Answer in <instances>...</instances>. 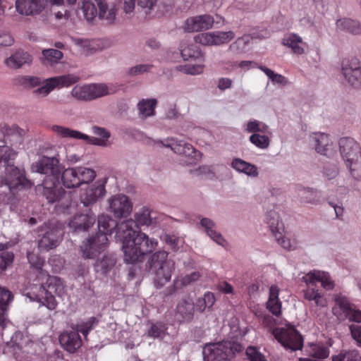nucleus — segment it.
<instances>
[{
    "label": "nucleus",
    "instance_id": "f257e3e1",
    "mask_svg": "<svg viewBox=\"0 0 361 361\" xmlns=\"http://www.w3.org/2000/svg\"><path fill=\"white\" fill-rule=\"evenodd\" d=\"M60 151L52 157L44 156L33 166L35 171L42 174H47L42 185V194L49 203L59 202L57 210L63 213H69L70 209L74 207L71 195L60 186L59 178L63 167L60 164Z\"/></svg>",
    "mask_w": 361,
    "mask_h": 361
},
{
    "label": "nucleus",
    "instance_id": "f03ea898",
    "mask_svg": "<svg viewBox=\"0 0 361 361\" xmlns=\"http://www.w3.org/2000/svg\"><path fill=\"white\" fill-rule=\"evenodd\" d=\"M116 238L122 242L124 261L133 264L142 261L152 252L157 242L139 231L135 221L130 219L116 225Z\"/></svg>",
    "mask_w": 361,
    "mask_h": 361
},
{
    "label": "nucleus",
    "instance_id": "7ed1b4c3",
    "mask_svg": "<svg viewBox=\"0 0 361 361\" xmlns=\"http://www.w3.org/2000/svg\"><path fill=\"white\" fill-rule=\"evenodd\" d=\"M16 156L17 152L10 147L0 145V169H4L0 175V184L6 186L13 193L32 185L26 178L24 169L14 165Z\"/></svg>",
    "mask_w": 361,
    "mask_h": 361
},
{
    "label": "nucleus",
    "instance_id": "20e7f679",
    "mask_svg": "<svg viewBox=\"0 0 361 361\" xmlns=\"http://www.w3.org/2000/svg\"><path fill=\"white\" fill-rule=\"evenodd\" d=\"M42 284L39 290L42 295L36 296V300L40 303L37 314L44 320L48 319L51 316V311L57 307V302L53 295H61L64 292V285L61 279L59 277L49 276L46 274L45 278H40Z\"/></svg>",
    "mask_w": 361,
    "mask_h": 361
},
{
    "label": "nucleus",
    "instance_id": "39448f33",
    "mask_svg": "<svg viewBox=\"0 0 361 361\" xmlns=\"http://www.w3.org/2000/svg\"><path fill=\"white\" fill-rule=\"evenodd\" d=\"M149 273L157 288H161L171 279L175 270V262L168 259V252L159 250L152 254L147 262Z\"/></svg>",
    "mask_w": 361,
    "mask_h": 361
},
{
    "label": "nucleus",
    "instance_id": "423d86ee",
    "mask_svg": "<svg viewBox=\"0 0 361 361\" xmlns=\"http://www.w3.org/2000/svg\"><path fill=\"white\" fill-rule=\"evenodd\" d=\"M82 10L85 19L90 23L100 20L112 24L117 13L116 6L109 5L107 0H83Z\"/></svg>",
    "mask_w": 361,
    "mask_h": 361
},
{
    "label": "nucleus",
    "instance_id": "0eeeda50",
    "mask_svg": "<svg viewBox=\"0 0 361 361\" xmlns=\"http://www.w3.org/2000/svg\"><path fill=\"white\" fill-rule=\"evenodd\" d=\"M242 350L239 343L228 341L206 344L203 349L204 361L229 360Z\"/></svg>",
    "mask_w": 361,
    "mask_h": 361
},
{
    "label": "nucleus",
    "instance_id": "6e6552de",
    "mask_svg": "<svg viewBox=\"0 0 361 361\" xmlns=\"http://www.w3.org/2000/svg\"><path fill=\"white\" fill-rule=\"evenodd\" d=\"M51 130L56 135L62 138H73L85 140L87 143L97 146H105L110 137V133L104 128L93 126L92 133L100 137H90L80 131L72 130L61 126H52Z\"/></svg>",
    "mask_w": 361,
    "mask_h": 361
},
{
    "label": "nucleus",
    "instance_id": "1a4fd4ad",
    "mask_svg": "<svg viewBox=\"0 0 361 361\" xmlns=\"http://www.w3.org/2000/svg\"><path fill=\"white\" fill-rule=\"evenodd\" d=\"M117 92L113 85L105 83H91L82 86H75L71 94L79 101H92L106 95L113 94Z\"/></svg>",
    "mask_w": 361,
    "mask_h": 361
},
{
    "label": "nucleus",
    "instance_id": "9d476101",
    "mask_svg": "<svg viewBox=\"0 0 361 361\" xmlns=\"http://www.w3.org/2000/svg\"><path fill=\"white\" fill-rule=\"evenodd\" d=\"M155 145L169 147L171 149L174 153L183 155L185 158L183 161L188 165L195 164L201 158L200 152L196 151L190 144L183 140L178 141L174 139L157 140L155 141Z\"/></svg>",
    "mask_w": 361,
    "mask_h": 361
},
{
    "label": "nucleus",
    "instance_id": "9b49d317",
    "mask_svg": "<svg viewBox=\"0 0 361 361\" xmlns=\"http://www.w3.org/2000/svg\"><path fill=\"white\" fill-rule=\"evenodd\" d=\"M273 335L287 349L297 350L302 347V337L293 326L276 328L273 330Z\"/></svg>",
    "mask_w": 361,
    "mask_h": 361
},
{
    "label": "nucleus",
    "instance_id": "f8f14e48",
    "mask_svg": "<svg viewBox=\"0 0 361 361\" xmlns=\"http://www.w3.org/2000/svg\"><path fill=\"white\" fill-rule=\"evenodd\" d=\"M41 231H44L38 241V247L42 250H49L56 247L62 240L63 231L56 224H45Z\"/></svg>",
    "mask_w": 361,
    "mask_h": 361
},
{
    "label": "nucleus",
    "instance_id": "ddd939ff",
    "mask_svg": "<svg viewBox=\"0 0 361 361\" xmlns=\"http://www.w3.org/2000/svg\"><path fill=\"white\" fill-rule=\"evenodd\" d=\"M341 72L350 85L361 87V62L358 59L352 57L343 59Z\"/></svg>",
    "mask_w": 361,
    "mask_h": 361
},
{
    "label": "nucleus",
    "instance_id": "4468645a",
    "mask_svg": "<svg viewBox=\"0 0 361 361\" xmlns=\"http://www.w3.org/2000/svg\"><path fill=\"white\" fill-rule=\"evenodd\" d=\"M106 235L105 233L99 232L95 236L84 241L80 246L83 257L86 259L94 258L106 246L108 243Z\"/></svg>",
    "mask_w": 361,
    "mask_h": 361
},
{
    "label": "nucleus",
    "instance_id": "2eb2a0df",
    "mask_svg": "<svg viewBox=\"0 0 361 361\" xmlns=\"http://www.w3.org/2000/svg\"><path fill=\"white\" fill-rule=\"evenodd\" d=\"M235 37L233 31L203 32L194 37L196 43L205 46H218L230 42Z\"/></svg>",
    "mask_w": 361,
    "mask_h": 361
},
{
    "label": "nucleus",
    "instance_id": "dca6fc26",
    "mask_svg": "<svg viewBox=\"0 0 361 361\" xmlns=\"http://www.w3.org/2000/svg\"><path fill=\"white\" fill-rule=\"evenodd\" d=\"M133 205L124 195H118L109 200V209L116 218L126 217L132 212Z\"/></svg>",
    "mask_w": 361,
    "mask_h": 361
},
{
    "label": "nucleus",
    "instance_id": "f3484780",
    "mask_svg": "<svg viewBox=\"0 0 361 361\" xmlns=\"http://www.w3.org/2000/svg\"><path fill=\"white\" fill-rule=\"evenodd\" d=\"M339 151L345 162L361 156L360 144L352 137H341L338 141Z\"/></svg>",
    "mask_w": 361,
    "mask_h": 361
},
{
    "label": "nucleus",
    "instance_id": "a211bd4d",
    "mask_svg": "<svg viewBox=\"0 0 361 361\" xmlns=\"http://www.w3.org/2000/svg\"><path fill=\"white\" fill-rule=\"evenodd\" d=\"M195 313V304L189 297L180 300L176 305L175 318L180 322H190L192 320Z\"/></svg>",
    "mask_w": 361,
    "mask_h": 361
},
{
    "label": "nucleus",
    "instance_id": "6ab92c4d",
    "mask_svg": "<svg viewBox=\"0 0 361 361\" xmlns=\"http://www.w3.org/2000/svg\"><path fill=\"white\" fill-rule=\"evenodd\" d=\"M214 23V18L209 15L196 16L185 20V30L189 32L208 30L212 27Z\"/></svg>",
    "mask_w": 361,
    "mask_h": 361
},
{
    "label": "nucleus",
    "instance_id": "aec40b11",
    "mask_svg": "<svg viewBox=\"0 0 361 361\" xmlns=\"http://www.w3.org/2000/svg\"><path fill=\"white\" fill-rule=\"evenodd\" d=\"M32 56L27 51L19 49L5 59V64L11 69H18L24 66H30L32 62Z\"/></svg>",
    "mask_w": 361,
    "mask_h": 361
},
{
    "label": "nucleus",
    "instance_id": "412c9836",
    "mask_svg": "<svg viewBox=\"0 0 361 361\" xmlns=\"http://www.w3.org/2000/svg\"><path fill=\"white\" fill-rule=\"evenodd\" d=\"M106 190L103 183H95L80 196V202L85 207L94 204L99 198L105 195Z\"/></svg>",
    "mask_w": 361,
    "mask_h": 361
},
{
    "label": "nucleus",
    "instance_id": "4be33fe9",
    "mask_svg": "<svg viewBox=\"0 0 361 361\" xmlns=\"http://www.w3.org/2000/svg\"><path fill=\"white\" fill-rule=\"evenodd\" d=\"M200 276L201 274L199 271H193L184 276L176 278L174 279L173 284L165 290V295L168 296L174 294L178 290L182 289L198 281Z\"/></svg>",
    "mask_w": 361,
    "mask_h": 361
},
{
    "label": "nucleus",
    "instance_id": "5701e85b",
    "mask_svg": "<svg viewBox=\"0 0 361 361\" xmlns=\"http://www.w3.org/2000/svg\"><path fill=\"white\" fill-rule=\"evenodd\" d=\"M16 7L19 13L29 16L39 13L44 4L42 0H16Z\"/></svg>",
    "mask_w": 361,
    "mask_h": 361
},
{
    "label": "nucleus",
    "instance_id": "b1692460",
    "mask_svg": "<svg viewBox=\"0 0 361 361\" xmlns=\"http://www.w3.org/2000/svg\"><path fill=\"white\" fill-rule=\"evenodd\" d=\"M13 299L12 293L7 288L0 286V330H3L8 322L7 312L8 305Z\"/></svg>",
    "mask_w": 361,
    "mask_h": 361
},
{
    "label": "nucleus",
    "instance_id": "393cba45",
    "mask_svg": "<svg viewBox=\"0 0 361 361\" xmlns=\"http://www.w3.org/2000/svg\"><path fill=\"white\" fill-rule=\"evenodd\" d=\"M61 345L68 352L74 353L82 344L80 336L78 331H66L59 336Z\"/></svg>",
    "mask_w": 361,
    "mask_h": 361
},
{
    "label": "nucleus",
    "instance_id": "a878e982",
    "mask_svg": "<svg viewBox=\"0 0 361 361\" xmlns=\"http://www.w3.org/2000/svg\"><path fill=\"white\" fill-rule=\"evenodd\" d=\"M303 279L307 284H315L317 282H320L322 286L326 290H332L334 287V281L330 279L328 273L314 271L306 274Z\"/></svg>",
    "mask_w": 361,
    "mask_h": 361
},
{
    "label": "nucleus",
    "instance_id": "bb28decb",
    "mask_svg": "<svg viewBox=\"0 0 361 361\" xmlns=\"http://www.w3.org/2000/svg\"><path fill=\"white\" fill-rule=\"evenodd\" d=\"M95 220L93 214H77L70 221L69 226L74 231H85L94 225Z\"/></svg>",
    "mask_w": 361,
    "mask_h": 361
},
{
    "label": "nucleus",
    "instance_id": "cd10ccee",
    "mask_svg": "<svg viewBox=\"0 0 361 361\" xmlns=\"http://www.w3.org/2000/svg\"><path fill=\"white\" fill-rule=\"evenodd\" d=\"M334 301L335 307H333L332 311L334 314L339 319H342V318L355 306L353 303L350 302L346 296L341 293H338L334 295Z\"/></svg>",
    "mask_w": 361,
    "mask_h": 361
},
{
    "label": "nucleus",
    "instance_id": "c85d7f7f",
    "mask_svg": "<svg viewBox=\"0 0 361 361\" xmlns=\"http://www.w3.org/2000/svg\"><path fill=\"white\" fill-rule=\"evenodd\" d=\"M310 144L317 153L326 155L331 146V141L328 135L314 133L310 136Z\"/></svg>",
    "mask_w": 361,
    "mask_h": 361
},
{
    "label": "nucleus",
    "instance_id": "c756f323",
    "mask_svg": "<svg viewBox=\"0 0 361 361\" xmlns=\"http://www.w3.org/2000/svg\"><path fill=\"white\" fill-rule=\"evenodd\" d=\"M282 44L288 47L292 52L297 55H301L305 53V49L302 47V38L297 34L288 33L284 35L282 39Z\"/></svg>",
    "mask_w": 361,
    "mask_h": 361
},
{
    "label": "nucleus",
    "instance_id": "7c9ffc66",
    "mask_svg": "<svg viewBox=\"0 0 361 361\" xmlns=\"http://www.w3.org/2000/svg\"><path fill=\"white\" fill-rule=\"evenodd\" d=\"M200 224L209 238L218 245L224 246L226 240L220 233L216 231V225L212 219L209 218H202Z\"/></svg>",
    "mask_w": 361,
    "mask_h": 361
},
{
    "label": "nucleus",
    "instance_id": "2f4dec72",
    "mask_svg": "<svg viewBox=\"0 0 361 361\" xmlns=\"http://www.w3.org/2000/svg\"><path fill=\"white\" fill-rule=\"evenodd\" d=\"M63 185L67 188H75L80 186L77 168H68L62 170L60 175Z\"/></svg>",
    "mask_w": 361,
    "mask_h": 361
},
{
    "label": "nucleus",
    "instance_id": "473e14b6",
    "mask_svg": "<svg viewBox=\"0 0 361 361\" xmlns=\"http://www.w3.org/2000/svg\"><path fill=\"white\" fill-rule=\"evenodd\" d=\"M231 166L237 171L250 176L257 177L259 174L257 167L255 165L240 158L233 159L231 162Z\"/></svg>",
    "mask_w": 361,
    "mask_h": 361
},
{
    "label": "nucleus",
    "instance_id": "72a5a7b5",
    "mask_svg": "<svg viewBox=\"0 0 361 361\" xmlns=\"http://www.w3.org/2000/svg\"><path fill=\"white\" fill-rule=\"evenodd\" d=\"M279 290L276 286H271L269 288V300L267 308L274 315L281 314V303L279 300Z\"/></svg>",
    "mask_w": 361,
    "mask_h": 361
},
{
    "label": "nucleus",
    "instance_id": "f704fd0d",
    "mask_svg": "<svg viewBox=\"0 0 361 361\" xmlns=\"http://www.w3.org/2000/svg\"><path fill=\"white\" fill-rule=\"evenodd\" d=\"M157 101L155 99H142L137 104L139 116L144 119L154 115Z\"/></svg>",
    "mask_w": 361,
    "mask_h": 361
},
{
    "label": "nucleus",
    "instance_id": "c9c22d12",
    "mask_svg": "<svg viewBox=\"0 0 361 361\" xmlns=\"http://www.w3.org/2000/svg\"><path fill=\"white\" fill-rule=\"evenodd\" d=\"M180 51L185 61L195 59L202 56L200 48L195 44H188L187 42H182L180 46Z\"/></svg>",
    "mask_w": 361,
    "mask_h": 361
},
{
    "label": "nucleus",
    "instance_id": "e433bc0d",
    "mask_svg": "<svg viewBox=\"0 0 361 361\" xmlns=\"http://www.w3.org/2000/svg\"><path fill=\"white\" fill-rule=\"evenodd\" d=\"M266 223L273 235L279 231H284L283 224L280 219L279 214L274 210H270L267 213Z\"/></svg>",
    "mask_w": 361,
    "mask_h": 361
},
{
    "label": "nucleus",
    "instance_id": "4c0bfd02",
    "mask_svg": "<svg viewBox=\"0 0 361 361\" xmlns=\"http://www.w3.org/2000/svg\"><path fill=\"white\" fill-rule=\"evenodd\" d=\"M336 27L341 30L347 31L353 35L361 34V25L360 23L350 18L337 20Z\"/></svg>",
    "mask_w": 361,
    "mask_h": 361
},
{
    "label": "nucleus",
    "instance_id": "58836bf2",
    "mask_svg": "<svg viewBox=\"0 0 361 361\" xmlns=\"http://www.w3.org/2000/svg\"><path fill=\"white\" fill-rule=\"evenodd\" d=\"M42 63L47 66H52L58 63L63 56V54L61 51L55 49H44L42 50Z\"/></svg>",
    "mask_w": 361,
    "mask_h": 361
},
{
    "label": "nucleus",
    "instance_id": "ea45409f",
    "mask_svg": "<svg viewBox=\"0 0 361 361\" xmlns=\"http://www.w3.org/2000/svg\"><path fill=\"white\" fill-rule=\"evenodd\" d=\"M116 262V259L114 255H104L102 258L97 261L95 268L97 272L105 274L114 267Z\"/></svg>",
    "mask_w": 361,
    "mask_h": 361
},
{
    "label": "nucleus",
    "instance_id": "a19ab883",
    "mask_svg": "<svg viewBox=\"0 0 361 361\" xmlns=\"http://www.w3.org/2000/svg\"><path fill=\"white\" fill-rule=\"evenodd\" d=\"M155 217L152 216V212L146 207H142L135 214V222L139 228L140 226H149L154 222Z\"/></svg>",
    "mask_w": 361,
    "mask_h": 361
},
{
    "label": "nucleus",
    "instance_id": "79ce46f5",
    "mask_svg": "<svg viewBox=\"0 0 361 361\" xmlns=\"http://www.w3.org/2000/svg\"><path fill=\"white\" fill-rule=\"evenodd\" d=\"M332 361H361V355L357 350H343L331 357Z\"/></svg>",
    "mask_w": 361,
    "mask_h": 361
},
{
    "label": "nucleus",
    "instance_id": "37998d69",
    "mask_svg": "<svg viewBox=\"0 0 361 361\" xmlns=\"http://www.w3.org/2000/svg\"><path fill=\"white\" fill-rule=\"evenodd\" d=\"M79 78L73 74H66L51 78V81L55 85V87H68L76 83Z\"/></svg>",
    "mask_w": 361,
    "mask_h": 361
},
{
    "label": "nucleus",
    "instance_id": "c03bdc74",
    "mask_svg": "<svg viewBox=\"0 0 361 361\" xmlns=\"http://www.w3.org/2000/svg\"><path fill=\"white\" fill-rule=\"evenodd\" d=\"M97 224L99 232L111 233L112 228H116L117 224L108 215L102 214L98 216Z\"/></svg>",
    "mask_w": 361,
    "mask_h": 361
},
{
    "label": "nucleus",
    "instance_id": "a18cd8bd",
    "mask_svg": "<svg viewBox=\"0 0 361 361\" xmlns=\"http://www.w3.org/2000/svg\"><path fill=\"white\" fill-rule=\"evenodd\" d=\"M351 176L356 180H361V156L345 162Z\"/></svg>",
    "mask_w": 361,
    "mask_h": 361
},
{
    "label": "nucleus",
    "instance_id": "49530a36",
    "mask_svg": "<svg viewBox=\"0 0 361 361\" xmlns=\"http://www.w3.org/2000/svg\"><path fill=\"white\" fill-rule=\"evenodd\" d=\"M301 203L315 204L318 202L316 192L312 188H302L298 191Z\"/></svg>",
    "mask_w": 361,
    "mask_h": 361
},
{
    "label": "nucleus",
    "instance_id": "de8ad7c7",
    "mask_svg": "<svg viewBox=\"0 0 361 361\" xmlns=\"http://www.w3.org/2000/svg\"><path fill=\"white\" fill-rule=\"evenodd\" d=\"M307 352L310 356L319 359H324L329 355V350L327 347L314 343L310 345Z\"/></svg>",
    "mask_w": 361,
    "mask_h": 361
},
{
    "label": "nucleus",
    "instance_id": "09e8293b",
    "mask_svg": "<svg viewBox=\"0 0 361 361\" xmlns=\"http://www.w3.org/2000/svg\"><path fill=\"white\" fill-rule=\"evenodd\" d=\"M76 168L78 171V178L80 180V186L83 183H87L94 179L96 173L94 170L82 166Z\"/></svg>",
    "mask_w": 361,
    "mask_h": 361
},
{
    "label": "nucleus",
    "instance_id": "8fccbe9b",
    "mask_svg": "<svg viewBox=\"0 0 361 361\" xmlns=\"http://www.w3.org/2000/svg\"><path fill=\"white\" fill-rule=\"evenodd\" d=\"M250 38L248 35H244L241 37H238L230 45L229 49L235 54L245 52L246 47L250 42Z\"/></svg>",
    "mask_w": 361,
    "mask_h": 361
},
{
    "label": "nucleus",
    "instance_id": "3c124183",
    "mask_svg": "<svg viewBox=\"0 0 361 361\" xmlns=\"http://www.w3.org/2000/svg\"><path fill=\"white\" fill-rule=\"evenodd\" d=\"M249 140L252 144L259 149H267L270 145V140L267 135L253 133L250 136Z\"/></svg>",
    "mask_w": 361,
    "mask_h": 361
},
{
    "label": "nucleus",
    "instance_id": "603ef678",
    "mask_svg": "<svg viewBox=\"0 0 361 361\" xmlns=\"http://www.w3.org/2000/svg\"><path fill=\"white\" fill-rule=\"evenodd\" d=\"M166 326L161 322L152 324L147 331V335L154 338H163L166 333Z\"/></svg>",
    "mask_w": 361,
    "mask_h": 361
},
{
    "label": "nucleus",
    "instance_id": "864d4df0",
    "mask_svg": "<svg viewBox=\"0 0 361 361\" xmlns=\"http://www.w3.org/2000/svg\"><path fill=\"white\" fill-rule=\"evenodd\" d=\"M27 258L31 266L33 268H35L36 271L39 273V276H38L37 277L39 279L45 278L47 273L44 272L42 269L44 261L38 256L35 255H28Z\"/></svg>",
    "mask_w": 361,
    "mask_h": 361
},
{
    "label": "nucleus",
    "instance_id": "5fc2aeb1",
    "mask_svg": "<svg viewBox=\"0 0 361 361\" xmlns=\"http://www.w3.org/2000/svg\"><path fill=\"white\" fill-rule=\"evenodd\" d=\"M7 137L11 145L15 146L17 148H20V147L23 144V135L21 134L18 128L9 130V131H8L7 133Z\"/></svg>",
    "mask_w": 361,
    "mask_h": 361
},
{
    "label": "nucleus",
    "instance_id": "6e6d98bb",
    "mask_svg": "<svg viewBox=\"0 0 361 361\" xmlns=\"http://www.w3.org/2000/svg\"><path fill=\"white\" fill-rule=\"evenodd\" d=\"M19 83L23 87L32 89L41 85V79L36 76L25 75L19 78Z\"/></svg>",
    "mask_w": 361,
    "mask_h": 361
},
{
    "label": "nucleus",
    "instance_id": "4d7b16f0",
    "mask_svg": "<svg viewBox=\"0 0 361 361\" xmlns=\"http://www.w3.org/2000/svg\"><path fill=\"white\" fill-rule=\"evenodd\" d=\"M55 87V85L51 81V78L47 80V83L32 92L37 97H44L47 96Z\"/></svg>",
    "mask_w": 361,
    "mask_h": 361
},
{
    "label": "nucleus",
    "instance_id": "13d9d810",
    "mask_svg": "<svg viewBox=\"0 0 361 361\" xmlns=\"http://www.w3.org/2000/svg\"><path fill=\"white\" fill-rule=\"evenodd\" d=\"M161 240L167 245L173 251H177L179 249L180 243V238L169 234H164L161 236Z\"/></svg>",
    "mask_w": 361,
    "mask_h": 361
},
{
    "label": "nucleus",
    "instance_id": "bf43d9fd",
    "mask_svg": "<svg viewBox=\"0 0 361 361\" xmlns=\"http://www.w3.org/2000/svg\"><path fill=\"white\" fill-rule=\"evenodd\" d=\"M245 354L250 361H267L265 356L254 346L247 347Z\"/></svg>",
    "mask_w": 361,
    "mask_h": 361
},
{
    "label": "nucleus",
    "instance_id": "052dcab7",
    "mask_svg": "<svg viewBox=\"0 0 361 361\" xmlns=\"http://www.w3.org/2000/svg\"><path fill=\"white\" fill-rule=\"evenodd\" d=\"M351 338L358 347H361V324H350L348 325Z\"/></svg>",
    "mask_w": 361,
    "mask_h": 361
},
{
    "label": "nucleus",
    "instance_id": "680f3d73",
    "mask_svg": "<svg viewBox=\"0 0 361 361\" xmlns=\"http://www.w3.org/2000/svg\"><path fill=\"white\" fill-rule=\"evenodd\" d=\"M13 259L14 255L13 252H3L0 255V274L12 264Z\"/></svg>",
    "mask_w": 361,
    "mask_h": 361
},
{
    "label": "nucleus",
    "instance_id": "e2e57ef3",
    "mask_svg": "<svg viewBox=\"0 0 361 361\" xmlns=\"http://www.w3.org/2000/svg\"><path fill=\"white\" fill-rule=\"evenodd\" d=\"M348 319L352 324H361V310L356 308L355 305L342 319Z\"/></svg>",
    "mask_w": 361,
    "mask_h": 361
},
{
    "label": "nucleus",
    "instance_id": "0e129e2a",
    "mask_svg": "<svg viewBox=\"0 0 361 361\" xmlns=\"http://www.w3.org/2000/svg\"><path fill=\"white\" fill-rule=\"evenodd\" d=\"M178 70L185 74L197 75L203 71V66L201 65H185L179 66Z\"/></svg>",
    "mask_w": 361,
    "mask_h": 361
},
{
    "label": "nucleus",
    "instance_id": "69168bd1",
    "mask_svg": "<svg viewBox=\"0 0 361 361\" xmlns=\"http://www.w3.org/2000/svg\"><path fill=\"white\" fill-rule=\"evenodd\" d=\"M283 231H279L274 234V237L279 244L284 249L290 250L293 248V245L288 238H286L283 235Z\"/></svg>",
    "mask_w": 361,
    "mask_h": 361
},
{
    "label": "nucleus",
    "instance_id": "338daca9",
    "mask_svg": "<svg viewBox=\"0 0 361 361\" xmlns=\"http://www.w3.org/2000/svg\"><path fill=\"white\" fill-rule=\"evenodd\" d=\"M153 66L152 64H139L131 67L128 71V74L131 76H135L146 72H149Z\"/></svg>",
    "mask_w": 361,
    "mask_h": 361
},
{
    "label": "nucleus",
    "instance_id": "774afa93",
    "mask_svg": "<svg viewBox=\"0 0 361 361\" xmlns=\"http://www.w3.org/2000/svg\"><path fill=\"white\" fill-rule=\"evenodd\" d=\"M338 170L336 166H325L324 168V175L329 179H333L337 176Z\"/></svg>",
    "mask_w": 361,
    "mask_h": 361
}]
</instances>
